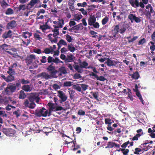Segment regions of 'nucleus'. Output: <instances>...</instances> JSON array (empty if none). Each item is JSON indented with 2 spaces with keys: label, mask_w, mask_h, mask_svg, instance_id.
<instances>
[{
  "label": "nucleus",
  "mask_w": 155,
  "mask_h": 155,
  "mask_svg": "<svg viewBox=\"0 0 155 155\" xmlns=\"http://www.w3.org/2000/svg\"><path fill=\"white\" fill-rule=\"evenodd\" d=\"M56 105L55 104L51 102H49L48 104V106L49 107V109L52 110L54 111Z\"/></svg>",
  "instance_id": "obj_18"
},
{
  "label": "nucleus",
  "mask_w": 155,
  "mask_h": 155,
  "mask_svg": "<svg viewBox=\"0 0 155 155\" xmlns=\"http://www.w3.org/2000/svg\"><path fill=\"white\" fill-rule=\"evenodd\" d=\"M59 29H54L52 30V31L54 32L53 35L54 38H58L57 36L59 35Z\"/></svg>",
  "instance_id": "obj_27"
},
{
  "label": "nucleus",
  "mask_w": 155,
  "mask_h": 155,
  "mask_svg": "<svg viewBox=\"0 0 155 155\" xmlns=\"http://www.w3.org/2000/svg\"><path fill=\"white\" fill-rule=\"evenodd\" d=\"M74 67L75 70L77 71L78 72L81 73L82 72V70L79 68V66L78 65H75Z\"/></svg>",
  "instance_id": "obj_42"
},
{
  "label": "nucleus",
  "mask_w": 155,
  "mask_h": 155,
  "mask_svg": "<svg viewBox=\"0 0 155 155\" xmlns=\"http://www.w3.org/2000/svg\"><path fill=\"white\" fill-rule=\"evenodd\" d=\"M29 101L28 99H26L25 100V102L23 103V104L25 105V106L26 107H28L30 104L29 102Z\"/></svg>",
  "instance_id": "obj_55"
},
{
  "label": "nucleus",
  "mask_w": 155,
  "mask_h": 155,
  "mask_svg": "<svg viewBox=\"0 0 155 155\" xmlns=\"http://www.w3.org/2000/svg\"><path fill=\"white\" fill-rule=\"evenodd\" d=\"M17 8L18 10L20 11L21 10H24L25 9V5H19V6Z\"/></svg>",
  "instance_id": "obj_50"
},
{
  "label": "nucleus",
  "mask_w": 155,
  "mask_h": 155,
  "mask_svg": "<svg viewBox=\"0 0 155 155\" xmlns=\"http://www.w3.org/2000/svg\"><path fill=\"white\" fill-rule=\"evenodd\" d=\"M141 134H137L134 136L132 138L133 141L137 140H138V138L140 137Z\"/></svg>",
  "instance_id": "obj_40"
},
{
  "label": "nucleus",
  "mask_w": 155,
  "mask_h": 155,
  "mask_svg": "<svg viewBox=\"0 0 155 155\" xmlns=\"http://www.w3.org/2000/svg\"><path fill=\"white\" fill-rule=\"evenodd\" d=\"M72 83L71 81H67L64 82L63 84L64 87H70L72 85Z\"/></svg>",
  "instance_id": "obj_46"
},
{
  "label": "nucleus",
  "mask_w": 155,
  "mask_h": 155,
  "mask_svg": "<svg viewBox=\"0 0 155 155\" xmlns=\"http://www.w3.org/2000/svg\"><path fill=\"white\" fill-rule=\"evenodd\" d=\"M53 51V49L52 47H50V48H46L44 50V51H43V53H45L46 54H48L52 52Z\"/></svg>",
  "instance_id": "obj_15"
},
{
  "label": "nucleus",
  "mask_w": 155,
  "mask_h": 155,
  "mask_svg": "<svg viewBox=\"0 0 155 155\" xmlns=\"http://www.w3.org/2000/svg\"><path fill=\"white\" fill-rule=\"evenodd\" d=\"M22 89L26 92H28L31 91V88L29 85H24L22 87Z\"/></svg>",
  "instance_id": "obj_31"
},
{
  "label": "nucleus",
  "mask_w": 155,
  "mask_h": 155,
  "mask_svg": "<svg viewBox=\"0 0 155 155\" xmlns=\"http://www.w3.org/2000/svg\"><path fill=\"white\" fill-rule=\"evenodd\" d=\"M7 114L5 113V112L4 110H0V123L2 124L3 123V119L4 117L7 118Z\"/></svg>",
  "instance_id": "obj_11"
},
{
  "label": "nucleus",
  "mask_w": 155,
  "mask_h": 155,
  "mask_svg": "<svg viewBox=\"0 0 155 155\" xmlns=\"http://www.w3.org/2000/svg\"><path fill=\"white\" fill-rule=\"evenodd\" d=\"M68 50L71 52H74L75 50V48L73 46V45L71 44H70L68 46Z\"/></svg>",
  "instance_id": "obj_19"
},
{
  "label": "nucleus",
  "mask_w": 155,
  "mask_h": 155,
  "mask_svg": "<svg viewBox=\"0 0 155 155\" xmlns=\"http://www.w3.org/2000/svg\"><path fill=\"white\" fill-rule=\"evenodd\" d=\"M146 42V39L144 38H143L139 41L138 42V45H143Z\"/></svg>",
  "instance_id": "obj_49"
},
{
  "label": "nucleus",
  "mask_w": 155,
  "mask_h": 155,
  "mask_svg": "<svg viewBox=\"0 0 155 155\" xmlns=\"http://www.w3.org/2000/svg\"><path fill=\"white\" fill-rule=\"evenodd\" d=\"M115 144V143L111 142H109L107 146V147L112 148L113 147Z\"/></svg>",
  "instance_id": "obj_61"
},
{
  "label": "nucleus",
  "mask_w": 155,
  "mask_h": 155,
  "mask_svg": "<svg viewBox=\"0 0 155 155\" xmlns=\"http://www.w3.org/2000/svg\"><path fill=\"white\" fill-rule=\"evenodd\" d=\"M136 92V95L138 97L139 99L140 100V101L142 102V104H144L143 103V100L142 97L140 93V92H139V91H136L135 92Z\"/></svg>",
  "instance_id": "obj_29"
},
{
  "label": "nucleus",
  "mask_w": 155,
  "mask_h": 155,
  "mask_svg": "<svg viewBox=\"0 0 155 155\" xmlns=\"http://www.w3.org/2000/svg\"><path fill=\"white\" fill-rule=\"evenodd\" d=\"M8 135L9 136L11 134H14L15 133V130L9 128H8Z\"/></svg>",
  "instance_id": "obj_58"
},
{
  "label": "nucleus",
  "mask_w": 155,
  "mask_h": 155,
  "mask_svg": "<svg viewBox=\"0 0 155 155\" xmlns=\"http://www.w3.org/2000/svg\"><path fill=\"white\" fill-rule=\"evenodd\" d=\"M118 62L117 61L112 60L107 58V65L109 66H115Z\"/></svg>",
  "instance_id": "obj_12"
},
{
  "label": "nucleus",
  "mask_w": 155,
  "mask_h": 155,
  "mask_svg": "<svg viewBox=\"0 0 155 155\" xmlns=\"http://www.w3.org/2000/svg\"><path fill=\"white\" fill-rule=\"evenodd\" d=\"M26 95L24 91L21 90L20 91V93L18 96V98L20 99H24L26 97Z\"/></svg>",
  "instance_id": "obj_20"
},
{
  "label": "nucleus",
  "mask_w": 155,
  "mask_h": 155,
  "mask_svg": "<svg viewBox=\"0 0 155 155\" xmlns=\"http://www.w3.org/2000/svg\"><path fill=\"white\" fill-rule=\"evenodd\" d=\"M75 57L72 54H69L67 56L66 59L64 61L65 63L72 62L74 61Z\"/></svg>",
  "instance_id": "obj_9"
},
{
  "label": "nucleus",
  "mask_w": 155,
  "mask_h": 155,
  "mask_svg": "<svg viewBox=\"0 0 155 155\" xmlns=\"http://www.w3.org/2000/svg\"><path fill=\"white\" fill-rule=\"evenodd\" d=\"M82 17V16L81 15L75 14L74 16L73 20L74 21H78L81 19Z\"/></svg>",
  "instance_id": "obj_28"
},
{
  "label": "nucleus",
  "mask_w": 155,
  "mask_h": 155,
  "mask_svg": "<svg viewBox=\"0 0 155 155\" xmlns=\"http://www.w3.org/2000/svg\"><path fill=\"white\" fill-rule=\"evenodd\" d=\"M13 11L12 9L9 8L7 9L5 13L7 15H11L13 13Z\"/></svg>",
  "instance_id": "obj_38"
},
{
  "label": "nucleus",
  "mask_w": 155,
  "mask_h": 155,
  "mask_svg": "<svg viewBox=\"0 0 155 155\" xmlns=\"http://www.w3.org/2000/svg\"><path fill=\"white\" fill-rule=\"evenodd\" d=\"M136 16L133 14H130L128 16V18L133 23L134 21Z\"/></svg>",
  "instance_id": "obj_25"
},
{
  "label": "nucleus",
  "mask_w": 155,
  "mask_h": 155,
  "mask_svg": "<svg viewBox=\"0 0 155 155\" xmlns=\"http://www.w3.org/2000/svg\"><path fill=\"white\" fill-rule=\"evenodd\" d=\"M3 134L8 136V128H3L1 130Z\"/></svg>",
  "instance_id": "obj_45"
},
{
  "label": "nucleus",
  "mask_w": 155,
  "mask_h": 155,
  "mask_svg": "<svg viewBox=\"0 0 155 155\" xmlns=\"http://www.w3.org/2000/svg\"><path fill=\"white\" fill-rule=\"evenodd\" d=\"M69 95L70 98L71 99H72L74 96V94L75 93V91L73 90H70L68 91Z\"/></svg>",
  "instance_id": "obj_34"
},
{
  "label": "nucleus",
  "mask_w": 155,
  "mask_h": 155,
  "mask_svg": "<svg viewBox=\"0 0 155 155\" xmlns=\"http://www.w3.org/2000/svg\"><path fill=\"white\" fill-rule=\"evenodd\" d=\"M21 83L22 84H27L29 83L30 82L27 80H25L24 79H22L21 80Z\"/></svg>",
  "instance_id": "obj_57"
},
{
  "label": "nucleus",
  "mask_w": 155,
  "mask_h": 155,
  "mask_svg": "<svg viewBox=\"0 0 155 155\" xmlns=\"http://www.w3.org/2000/svg\"><path fill=\"white\" fill-rule=\"evenodd\" d=\"M88 64L85 61H83L82 62V64H80V66L81 68H87L86 67L88 65ZM89 67H88L87 68H89Z\"/></svg>",
  "instance_id": "obj_35"
},
{
  "label": "nucleus",
  "mask_w": 155,
  "mask_h": 155,
  "mask_svg": "<svg viewBox=\"0 0 155 155\" xmlns=\"http://www.w3.org/2000/svg\"><path fill=\"white\" fill-rule=\"evenodd\" d=\"M97 80H99L101 81H104V80H106V79L104 78L103 76H97Z\"/></svg>",
  "instance_id": "obj_56"
},
{
  "label": "nucleus",
  "mask_w": 155,
  "mask_h": 155,
  "mask_svg": "<svg viewBox=\"0 0 155 155\" xmlns=\"http://www.w3.org/2000/svg\"><path fill=\"white\" fill-rule=\"evenodd\" d=\"M32 35L31 32H29L28 31H25L23 33L22 36L25 38H27L28 37L30 38Z\"/></svg>",
  "instance_id": "obj_16"
},
{
  "label": "nucleus",
  "mask_w": 155,
  "mask_h": 155,
  "mask_svg": "<svg viewBox=\"0 0 155 155\" xmlns=\"http://www.w3.org/2000/svg\"><path fill=\"white\" fill-rule=\"evenodd\" d=\"M129 2L134 8L138 7L139 6V2L138 0H129Z\"/></svg>",
  "instance_id": "obj_8"
},
{
  "label": "nucleus",
  "mask_w": 155,
  "mask_h": 155,
  "mask_svg": "<svg viewBox=\"0 0 155 155\" xmlns=\"http://www.w3.org/2000/svg\"><path fill=\"white\" fill-rule=\"evenodd\" d=\"M130 143L129 141H127L124 143L122 145H121V147L125 149L127 147V145Z\"/></svg>",
  "instance_id": "obj_59"
},
{
  "label": "nucleus",
  "mask_w": 155,
  "mask_h": 155,
  "mask_svg": "<svg viewBox=\"0 0 155 155\" xmlns=\"http://www.w3.org/2000/svg\"><path fill=\"white\" fill-rule=\"evenodd\" d=\"M17 26L16 21L15 20H12L10 22L7 23V27L8 29H13L15 28Z\"/></svg>",
  "instance_id": "obj_6"
},
{
  "label": "nucleus",
  "mask_w": 155,
  "mask_h": 155,
  "mask_svg": "<svg viewBox=\"0 0 155 155\" xmlns=\"http://www.w3.org/2000/svg\"><path fill=\"white\" fill-rule=\"evenodd\" d=\"M80 85H81V88H82V90L84 91H86L88 87L87 85L83 84H80Z\"/></svg>",
  "instance_id": "obj_44"
},
{
  "label": "nucleus",
  "mask_w": 155,
  "mask_h": 155,
  "mask_svg": "<svg viewBox=\"0 0 155 155\" xmlns=\"http://www.w3.org/2000/svg\"><path fill=\"white\" fill-rule=\"evenodd\" d=\"M59 71L61 73L65 74L67 73V71L65 68L64 67H61L59 68Z\"/></svg>",
  "instance_id": "obj_36"
},
{
  "label": "nucleus",
  "mask_w": 155,
  "mask_h": 155,
  "mask_svg": "<svg viewBox=\"0 0 155 155\" xmlns=\"http://www.w3.org/2000/svg\"><path fill=\"white\" fill-rule=\"evenodd\" d=\"M12 35V31L11 30H9L8 31H6L4 33L2 37L3 38L6 39L8 38H11Z\"/></svg>",
  "instance_id": "obj_5"
},
{
  "label": "nucleus",
  "mask_w": 155,
  "mask_h": 155,
  "mask_svg": "<svg viewBox=\"0 0 155 155\" xmlns=\"http://www.w3.org/2000/svg\"><path fill=\"white\" fill-rule=\"evenodd\" d=\"M72 3H70H70H69L68 4V5L69 6H70V7H69V8L71 10V11H74V6H73V5H73L74 4V2H75V1L74 0H73V1H72Z\"/></svg>",
  "instance_id": "obj_48"
},
{
  "label": "nucleus",
  "mask_w": 155,
  "mask_h": 155,
  "mask_svg": "<svg viewBox=\"0 0 155 155\" xmlns=\"http://www.w3.org/2000/svg\"><path fill=\"white\" fill-rule=\"evenodd\" d=\"M38 0H31L28 4V5L31 6L30 8H32L36 4L38 3Z\"/></svg>",
  "instance_id": "obj_22"
},
{
  "label": "nucleus",
  "mask_w": 155,
  "mask_h": 155,
  "mask_svg": "<svg viewBox=\"0 0 155 155\" xmlns=\"http://www.w3.org/2000/svg\"><path fill=\"white\" fill-rule=\"evenodd\" d=\"M8 87L9 89L10 90L11 93L14 92L16 90L15 87L13 85H10Z\"/></svg>",
  "instance_id": "obj_37"
},
{
  "label": "nucleus",
  "mask_w": 155,
  "mask_h": 155,
  "mask_svg": "<svg viewBox=\"0 0 155 155\" xmlns=\"http://www.w3.org/2000/svg\"><path fill=\"white\" fill-rule=\"evenodd\" d=\"M130 76H131L133 79L135 80L138 79L140 77V75L137 71H136L133 74H130Z\"/></svg>",
  "instance_id": "obj_13"
},
{
  "label": "nucleus",
  "mask_w": 155,
  "mask_h": 155,
  "mask_svg": "<svg viewBox=\"0 0 155 155\" xmlns=\"http://www.w3.org/2000/svg\"><path fill=\"white\" fill-rule=\"evenodd\" d=\"M139 147L140 148H136L135 149V151L134 152V153L136 154H140V152L142 151V150L141 148L142 147L141 146H140Z\"/></svg>",
  "instance_id": "obj_26"
},
{
  "label": "nucleus",
  "mask_w": 155,
  "mask_h": 155,
  "mask_svg": "<svg viewBox=\"0 0 155 155\" xmlns=\"http://www.w3.org/2000/svg\"><path fill=\"white\" fill-rule=\"evenodd\" d=\"M8 45L7 44H4L0 46V49L2 48L4 51H6L8 49Z\"/></svg>",
  "instance_id": "obj_33"
},
{
  "label": "nucleus",
  "mask_w": 155,
  "mask_h": 155,
  "mask_svg": "<svg viewBox=\"0 0 155 155\" xmlns=\"http://www.w3.org/2000/svg\"><path fill=\"white\" fill-rule=\"evenodd\" d=\"M91 94L95 99L98 100V93L97 92H92Z\"/></svg>",
  "instance_id": "obj_43"
},
{
  "label": "nucleus",
  "mask_w": 155,
  "mask_h": 155,
  "mask_svg": "<svg viewBox=\"0 0 155 155\" xmlns=\"http://www.w3.org/2000/svg\"><path fill=\"white\" fill-rule=\"evenodd\" d=\"M36 58V56L34 54H31L28 56L26 59V62L29 64L32 62L33 60Z\"/></svg>",
  "instance_id": "obj_4"
},
{
  "label": "nucleus",
  "mask_w": 155,
  "mask_h": 155,
  "mask_svg": "<svg viewBox=\"0 0 155 155\" xmlns=\"http://www.w3.org/2000/svg\"><path fill=\"white\" fill-rule=\"evenodd\" d=\"M66 39L68 42H71L73 40L72 38L70 35L67 34L66 35Z\"/></svg>",
  "instance_id": "obj_41"
},
{
  "label": "nucleus",
  "mask_w": 155,
  "mask_h": 155,
  "mask_svg": "<svg viewBox=\"0 0 155 155\" xmlns=\"http://www.w3.org/2000/svg\"><path fill=\"white\" fill-rule=\"evenodd\" d=\"M49 27L47 25H40V29H41L43 32H44V31L48 29H49Z\"/></svg>",
  "instance_id": "obj_32"
},
{
  "label": "nucleus",
  "mask_w": 155,
  "mask_h": 155,
  "mask_svg": "<svg viewBox=\"0 0 155 155\" xmlns=\"http://www.w3.org/2000/svg\"><path fill=\"white\" fill-rule=\"evenodd\" d=\"M64 108L63 107L59 106L56 105L55 109L54 111L63 110Z\"/></svg>",
  "instance_id": "obj_52"
},
{
  "label": "nucleus",
  "mask_w": 155,
  "mask_h": 155,
  "mask_svg": "<svg viewBox=\"0 0 155 155\" xmlns=\"http://www.w3.org/2000/svg\"><path fill=\"white\" fill-rule=\"evenodd\" d=\"M7 72L10 75H14L15 74V71L11 67L8 68V70Z\"/></svg>",
  "instance_id": "obj_21"
},
{
  "label": "nucleus",
  "mask_w": 155,
  "mask_h": 155,
  "mask_svg": "<svg viewBox=\"0 0 155 155\" xmlns=\"http://www.w3.org/2000/svg\"><path fill=\"white\" fill-rule=\"evenodd\" d=\"M129 27V25L128 24H124L121 27L119 25H116L114 28L115 34L114 37H115L116 34L119 32L121 34L124 33Z\"/></svg>",
  "instance_id": "obj_1"
},
{
  "label": "nucleus",
  "mask_w": 155,
  "mask_h": 155,
  "mask_svg": "<svg viewBox=\"0 0 155 155\" xmlns=\"http://www.w3.org/2000/svg\"><path fill=\"white\" fill-rule=\"evenodd\" d=\"M41 61L42 63H45L47 62L46 57L45 56H43L42 57V59L41 60Z\"/></svg>",
  "instance_id": "obj_64"
},
{
  "label": "nucleus",
  "mask_w": 155,
  "mask_h": 155,
  "mask_svg": "<svg viewBox=\"0 0 155 155\" xmlns=\"http://www.w3.org/2000/svg\"><path fill=\"white\" fill-rule=\"evenodd\" d=\"M48 113V110L44 107H43L39 111L36 113L37 116L40 117L43 116L44 117H46Z\"/></svg>",
  "instance_id": "obj_2"
},
{
  "label": "nucleus",
  "mask_w": 155,
  "mask_h": 155,
  "mask_svg": "<svg viewBox=\"0 0 155 155\" xmlns=\"http://www.w3.org/2000/svg\"><path fill=\"white\" fill-rule=\"evenodd\" d=\"M34 38L36 40H40L42 39V38L40 37V35L37 33H35L34 34Z\"/></svg>",
  "instance_id": "obj_47"
},
{
  "label": "nucleus",
  "mask_w": 155,
  "mask_h": 155,
  "mask_svg": "<svg viewBox=\"0 0 155 155\" xmlns=\"http://www.w3.org/2000/svg\"><path fill=\"white\" fill-rule=\"evenodd\" d=\"M78 114L79 115L83 116L85 114V112L81 110H80L78 111Z\"/></svg>",
  "instance_id": "obj_60"
},
{
  "label": "nucleus",
  "mask_w": 155,
  "mask_h": 155,
  "mask_svg": "<svg viewBox=\"0 0 155 155\" xmlns=\"http://www.w3.org/2000/svg\"><path fill=\"white\" fill-rule=\"evenodd\" d=\"M138 38V37L137 36H134L133 37V38L131 39H129L128 40V42L129 43L132 42L136 40Z\"/></svg>",
  "instance_id": "obj_62"
},
{
  "label": "nucleus",
  "mask_w": 155,
  "mask_h": 155,
  "mask_svg": "<svg viewBox=\"0 0 155 155\" xmlns=\"http://www.w3.org/2000/svg\"><path fill=\"white\" fill-rule=\"evenodd\" d=\"M96 20L95 15H91L88 19V24L89 25L91 26L93 24L95 23Z\"/></svg>",
  "instance_id": "obj_10"
},
{
  "label": "nucleus",
  "mask_w": 155,
  "mask_h": 155,
  "mask_svg": "<svg viewBox=\"0 0 155 155\" xmlns=\"http://www.w3.org/2000/svg\"><path fill=\"white\" fill-rule=\"evenodd\" d=\"M35 104L34 102H31L28 107L30 108L33 109L35 107Z\"/></svg>",
  "instance_id": "obj_63"
},
{
  "label": "nucleus",
  "mask_w": 155,
  "mask_h": 155,
  "mask_svg": "<svg viewBox=\"0 0 155 155\" xmlns=\"http://www.w3.org/2000/svg\"><path fill=\"white\" fill-rule=\"evenodd\" d=\"M58 25L59 26L60 28H61L63 27V25L64 24V21L63 19H58Z\"/></svg>",
  "instance_id": "obj_30"
},
{
  "label": "nucleus",
  "mask_w": 155,
  "mask_h": 155,
  "mask_svg": "<svg viewBox=\"0 0 155 155\" xmlns=\"http://www.w3.org/2000/svg\"><path fill=\"white\" fill-rule=\"evenodd\" d=\"M61 45H67V43L64 40L61 39L59 42Z\"/></svg>",
  "instance_id": "obj_54"
},
{
  "label": "nucleus",
  "mask_w": 155,
  "mask_h": 155,
  "mask_svg": "<svg viewBox=\"0 0 155 155\" xmlns=\"http://www.w3.org/2000/svg\"><path fill=\"white\" fill-rule=\"evenodd\" d=\"M72 88L73 89L76 90L77 91L81 92V85L79 84H76L73 85Z\"/></svg>",
  "instance_id": "obj_17"
},
{
  "label": "nucleus",
  "mask_w": 155,
  "mask_h": 155,
  "mask_svg": "<svg viewBox=\"0 0 155 155\" xmlns=\"http://www.w3.org/2000/svg\"><path fill=\"white\" fill-rule=\"evenodd\" d=\"M54 64L53 63H51V64L49 65L47 68V70L49 71H54L55 70V66L53 65Z\"/></svg>",
  "instance_id": "obj_23"
},
{
  "label": "nucleus",
  "mask_w": 155,
  "mask_h": 155,
  "mask_svg": "<svg viewBox=\"0 0 155 155\" xmlns=\"http://www.w3.org/2000/svg\"><path fill=\"white\" fill-rule=\"evenodd\" d=\"M37 77L38 78L41 77L42 78H45V79H48L49 78H51V76L46 72H43L38 74L37 75Z\"/></svg>",
  "instance_id": "obj_7"
},
{
  "label": "nucleus",
  "mask_w": 155,
  "mask_h": 155,
  "mask_svg": "<svg viewBox=\"0 0 155 155\" xmlns=\"http://www.w3.org/2000/svg\"><path fill=\"white\" fill-rule=\"evenodd\" d=\"M22 41L23 44L24 45H25L26 46H28L31 41V40L29 39H28L27 40V42L23 41V40H22Z\"/></svg>",
  "instance_id": "obj_51"
},
{
  "label": "nucleus",
  "mask_w": 155,
  "mask_h": 155,
  "mask_svg": "<svg viewBox=\"0 0 155 155\" xmlns=\"http://www.w3.org/2000/svg\"><path fill=\"white\" fill-rule=\"evenodd\" d=\"M81 25L82 24L81 23H80L78 25H74V26L73 27L74 28V30H80V27L81 26Z\"/></svg>",
  "instance_id": "obj_53"
},
{
  "label": "nucleus",
  "mask_w": 155,
  "mask_h": 155,
  "mask_svg": "<svg viewBox=\"0 0 155 155\" xmlns=\"http://www.w3.org/2000/svg\"><path fill=\"white\" fill-rule=\"evenodd\" d=\"M15 79V77L13 75H9L7 77L6 80V81L7 82H11L13 81Z\"/></svg>",
  "instance_id": "obj_24"
},
{
  "label": "nucleus",
  "mask_w": 155,
  "mask_h": 155,
  "mask_svg": "<svg viewBox=\"0 0 155 155\" xmlns=\"http://www.w3.org/2000/svg\"><path fill=\"white\" fill-rule=\"evenodd\" d=\"M57 92V96L61 99L60 102V103H61L62 102H64L67 100L68 98L67 96L63 91L60 90L58 91Z\"/></svg>",
  "instance_id": "obj_3"
},
{
  "label": "nucleus",
  "mask_w": 155,
  "mask_h": 155,
  "mask_svg": "<svg viewBox=\"0 0 155 155\" xmlns=\"http://www.w3.org/2000/svg\"><path fill=\"white\" fill-rule=\"evenodd\" d=\"M57 57H55L54 58L53 57L49 56L47 58L48 62L49 63L54 62L56 64Z\"/></svg>",
  "instance_id": "obj_14"
},
{
  "label": "nucleus",
  "mask_w": 155,
  "mask_h": 155,
  "mask_svg": "<svg viewBox=\"0 0 155 155\" xmlns=\"http://www.w3.org/2000/svg\"><path fill=\"white\" fill-rule=\"evenodd\" d=\"M120 150L124 155H127L129 152V150L128 149H125L124 148H120Z\"/></svg>",
  "instance_id": "obj_39"
}]
</instances>
